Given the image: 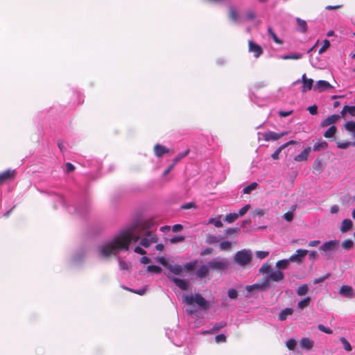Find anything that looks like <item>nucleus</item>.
Listing matches in <instances>:
<instances>
[{
	"mask_svg": "<svg viewBox=\"0 0 355 355\" xmlns=\"http://www.w3.org/2000/svg\"><path fill=\"white\" fill-rule=\"evenodd\" d=\"M15 173L14 170H7L0 173V184L12 180L15 176Z\"/></svg>",
	"mask_w": 355,
	"mask_h": 355,
	"instance_id": "10",
	"label": "nucleus"
},
{
	"mask_svg": "<svg viewBox=\"0 0 355 355\" xmlns=\"http://www.w3.org/2000/svg\"><path fill=\"white\" fill-rule=\"evenodd\" d=\"M288 316V308H285L279 314V319L280 320H285Z\"/></svg>",
	"mask_w": 355,
	"mask_h": 355,
	"instance_id": "46",
	"label": "nucleus"
},
{
	"mask_svg": "<svg viewBox=\"0 0 355 355\" xmlns=\"http://www.w3.org/2000/svg\"><path fill=\"white\" fill-rule=\"evenodd\" d=\"M307 250L299 249L296 251L295 254L290 256V262H295L298 264L303 262L305 257L308 254Z\"/></svg>",
	"mask_w": 355,
	"mask_h": 355,
	"instance_id": "7",
	"label": "nucleus"
},
{
	"mask_svg": "<svg viewBox=\"0 0 355 355\" xmlns=\"http://www.w3.org/2000/svg\"><path fill=\"white\" fill-rule=\"evenodd\" d=\"M337 131L336 127L331 125L324 133V137L326 138H331L334 136Z\"/></svg>",
	"mask_w": 355,
	"mask_h": 355,
	"instance_id": "34",
	"label": "nucleus"
},
{
	"mask_svg": "<svg viewBox=\"0 0 355 355\" xmlns=\"http://www.w3.org/2000/svg\"><path fill=\"white\" fill-rule=\"evenodd\" d=\"M213 252V249L211 248H207L206 249H205L204 250H202L201 252H200V255L201 256H205V255H208V254H211Z\"/></svg>",
	"mask_w": 355,
	"mask_h": 355,
	"instance_id": "63",
	"label": "nucleus"
},
{
	"mask_svg": "<svg viewBox=\"0 0 355 355\" xmlns=\"http://www.w3.org/2000/svg\"><path fill=\"white\" fill-rule=\"evenodd\" d=\"M182 300L183 303L187 305H192L195 302L203 310L209 308V302L200 293H196L194 295L192 294L184 295Z\"/></svg>",
	"mask_w": 355,
	"mask_h": 355,
	"instance_id": "2",
	"label": "nucleus"
},
{
	"mask_svg": "<svg viewBox=\"0 0 355 355\" xmlns=\"http://www.w3.org/2000/svg\"><path fill=\"white\" fill-rule=\"evenodd\" d=\"M250 205H246L239 210V211L237 214H239V216H243L244 214H245L247 213V211L250 209Z\"/></svg>",
	"mask_w": 355,
	"mask_h": 355,
	"instance_id": "54",
	"label": "nucleus"
},
{
	"mask_svg": "<svg viewBox=\"0 0 355 355\" xmlns=\"http://www.w3.org/2000/svg\"><path fill=\"white\" fill-rule=\"evenodd\" d=\"M216 343H224L226 341V336L224 334H218L215 337Z\"/></svg>",
	"mask_w": 355,
	"mask_h": 355,
	"instance_id": "59",
	"label": "nucleus"
},
{
	"mask_svg": "<svg viewBox=\"0 0 355 355\" xmlns=\"http://www.w3.org/2000/svg\"><path fill=\"white\" fill-rule=\"evenodd\" d=\"M154 153L157 157H161L164 154L169 153V149L159 144L154 146Z\"/></svg>",
	"mask_w": 355,
	"mask_h": 355,
	"instance_id": "13",
	"label": "nucleus"
},
{
	"mask_svg": "<svg viewBox=\"0 0 355 355\" xmlns=\"http://www.w3.org/2000/svg\"><path fill=\"white\" fill-rule=\"evenodd\" d=\"M328 144L326 141H318L316 142L313 147V150L315 151H319L321 150H324L327 148Z\"/></svg>",
	"mask_w": 355,
	"mask_h": 355,
	"instance_id": "28",
	"label": "nucleus"
},
{
	"mask_svg": "<svg viewBox=\"0 0 355 355\" xmlns=\"http://www.w3.org/2000/svg\"><path fill=\"white\" fill-rule=\"evenodd\" d=\"M144 248H148L151 244L157 242V236L151 231H139L135 234L130 230L121 232L111 241L100 247V253L103 257L115 255L121 250H128L132 241L137 242Z\"/></svg>",
	"mask_w": 355,
	"mask_h": 355,
	"instance_id": "1",
	"label": "nucleus"
},
{
	"mask_svg": "<svg viewBox=\"0 0 355 355\" xmlns=\"http://www.w3.org/2000/svg\"><path fill=\"white\" fill-rule=\"evenodd\" d=\"M269 252L267 251H257L256 252V255L258 258L263 259L266 258L267 256H268Z\"/></svg>",
	"mask_w": 355,
	"mask_h": 355,
	"instance_id": "53",
	"label": "nucleus"
},
{
	"mask_svg": "<svg viewBox=\"0 0 355 355\" xmlns=\"http://www.w3.org/2000/svg\"><path fill=\"white\" fill-rule=\"evenodd\" d=\"M184 240L183 236H174L170 239L171 243H176L178 242H182Z\"/></svg>",
	"mask_w": 355,
	"mask_h": 355,
	"instance_id": "60",
	"label": "nucleus"
},
{
	"mask_svg": "<svg viewBox=\"0 0 355 355\" xmlns=\"http://www.w3.org/2000/svg\"><path fill=\"white\" fill-rule=\"evenodd\" d=\"M263 214H264V211L261 209H256L253 211L254 216H258L261 217V216H263Z\"/></svg>",
	"mask_w": 355,
	"mask_h": 355,
	"instance_id": "64",
	"label": "nucleus"
},
{
	"mask_svg": "<svg viewBox=\"0 0 355 355\" xmlns=\"http://www.w3.org/2000/svg\"><path fill=\"white\" fill-rule=\"evenodd\" d=\"M210 268L209 264L201 266L197 270L196 275L200 279L207 277L209 275Z\"/></svg>",
	"mask_w": 355,
	"mask_h": 355,
	"instance_id": "15",
	"label": "nucleus"
},
{
	"mask_svg": "<svg viewBox=\"0 0 355 355\" xmlns=\"http://www.w3.org/2000/svg\"><path fill=\"white\" fill-rule=\"evenodd\" d=\"M310 302H311V297H306L298 302L297 309L302 310L304 308L308 307L310 305Z\"/></svg>",
	"mask_w": 355,
	"mask_h": 355,
	"instance_id": "27",
	"label": "nucleus"
},
{
	"mask_svg": "<svg viewBox=\"0 0 355 355\" xmlns=\"http://www.w3.org/2000/svg\"><path fill=\"white\" fill-rule=\"evenodd\" d=\"M318 329L320 331L328 334H331L333 333V331L331 329L326 327L324 325H323L322 324L318 325Z\"/></svg>",
	"mask_w": 355,
	"mask_h": 355,
	"instance_id": "48",
	"label": "nucleus"
},
{
	"mask_svg": "<svg viewBox=\"0 0 355 355\" xmlns=\"http://www.w3.org/2000/svg\"><path fill=\"white\" fill-rule=\"evenodd\" d=\"M332 86L326 80H318L316 82L315 85L313 86V89L318 92H322L323 91L327 90L331 88Z\"/></svg>",
	"mask_w": 355,
	"mask_h": 355,
	"instance_id": "9",
	"label": "nucleus"
},
{
	"mask_svg": "<svg viewBox=\"0 0 355 355\" xmlns=\"http://www.w3.org/2000/svg\"><path fill=\"white\" fill-rule=\"evenodd\" d=\"M252 258V252L250 250L243 249L235 254L234 262L241 267H247L250 265Z\"/></svg>",
	"mask_w": 355,
	"mask_h": 355,
	"instance_id": "3",
	"label": "nucleus"
},
{
	"mask_svg": "<svg viewBox=\"0 0 355 355\" xmlns=\"http://www.w3.org/2000/svg\"><path fill=\"white\" fill-rule=\"evenodd\" d=\"M340 118V116L338 114H333L329 116H328L327 119H325L321 123L322 127H327L329 125H331L334 123H335L338 119Z\"/></svg>",
	"mask_w": 355,
	"mask_h": 355,
	"instance_id": "16",
	"label": "nucleus"
},
{
	"mask_svg": "<svg viewBox=\"0 0 355 355\" xmlns=\"http://www.w3.org/2000/svg\"><path fill=\"white\" fill-rule=\"evenodd\" d=\"M153 225L154 222L152 219L148 220L141 224L139 231H149L148 229L151 228Z\"/></svg>",
	"mask_w": 355,
	"mask_h": 355,
	"instance_id": "30",
	"label": "nucleus"
},
{
	"mask_svg": "<svg viewBox=\"0 0 355 355\" xmlns=\"http://www.w3.org/2000/svg\"><path fill=\"white\" fill-rule=\"evenodd\" d=\"M181 208L182 209H192V208H196V205L194 202H189V203H186L183 205H182Z\"/></svg>",
	"mask_w": 355,
	"mask_h": 355,
	"instance_id": "58",
	"label": "nucleus"
},
{
	"mask_svg": "<svg viewBox=\"0 0 355 355\" xmlns=\"http://www.w3.org/2000/svg\"><path fill=\"white\" fill-rule=\"evenodd\" d=\"M300 345L303 349L310 350L313 346V341L308 338H304L300 341Z\"/></svg>",
	"mask_w": 355,
	"mask_h": 355,
	"instance_id": "19",
	"label": "nucleus"
},
{
	"mask_svg": "<svg viewBox=\"0 0 355 355\" xmlns=\"http://www.w3.org/2000/svg\"><path fill=\"white\" fill-rule=\"evenodd\" d=\"M219 246L220 250L228 251L232 248V243L228 241H223L220 243Z\"/></svg>",
	"mask_w": 355,
	"mask_h": 355,
	"instance_id": "35",
	"label": "nucleus"
},
{
	"mask_svg": "<svg viewBox=\"0 0 355 355\" xmlns=\"http://www.w3.org/2000/svg\"><path fill=\"white\" fill-rule=\"evenodd\" d=\"M239 218V214L236 213H230L226 215L225 220L228 223L234 222Z\"/></svg>",
	"mask_w": 355,
	"mask_h": 355,
	"instance_id": "36",
	"label": "nucleus"
},
{
	"mask_svg": "<svg viewBox=\"0 0 355 355\" xmlns=\"http://www.w3.org/2000/svg\"><path fill=\"white\" fill-rule=\"evenodd\" d=\"M266 278H269V282L270 281L279 282L284 278L282 272L279 270L271 271L269 276Z\"/></svg>",
	"mask_w": 355,
	"mask_h": 355,
	"instance_id": "12",
	"label": "nucleus"
},
{
	"mask_svg": "<svg viewBox=\"0 0 355 355\" xmlns=\"http://www.w3.org/2000/svg\"><path fill=\"white\" fill-rule=\"evenodd\" d=\"M162 268L157 266L151 265V266H148L147 267V271L150 272H154L156 274H159L162 272Z\"/></svg>",
	"mask_w": 355,
	"mask_h": 355,
	"instance_id": "40",
	"label": "nucleus"
},
{
	"mask_svg": "<svg viewBox=\"0 0 355 355\" xmlns=\"http://www.w3.org/2000/svg\"><path fill=\"white\" fill-rule=\"evenodd\" d=\"M157 261L160 263L162 264L163 266L164 267H167L168 265V261L164 257H158L157 259Z\"/></svg>",
	"mask_w": 355,
	"mask_h": 355,
	"instance_id": "61",
	"label": "nucleus"
},
{
	"mask_svg": "<svg viewBox=\"0 0 355 355\" xmlns=\"http://www.w3.org/2000/svg\"><path fill=\"white\" fill-rule=\"evenodd\" d=\"M190 150L187 149L184 152L179 153L173 159V163L175 165L177 164L182 159L187 157L189 153Z\"/></svg>",
	"mask_w": 355,
	"mask_h": 355,
	"instance_id": "29",
	"label": "nucleus"
},
{
	"mask_svg": "<svg viewBox=\"0 0 355 355\" xmlns=\"http://www.w3.org/2000/svg\"><path fill=\"white\" fill-rule=\"evenodd\" d=\"M330 46V42L328 40H324L323 41L322 46L320 47V49L318 51L319 54L323 53Z\"/></svg>",
	"mask_w": 355,
	"mask_h": 355,
	"instance_id": "43",
	"label": "nucleus"
},
{
	"mask_svg": "<svg viewBox=\"0 0 355 355\" xmlns=\"http://www.w3.org/2000/svg\"><path fill=\"white\" fill-rule=\"evenodd\" d=\"M269 286V278H262L254 284L247 286L245 289L248 292H252L254 290L264 291Z\"/></svg>",
	"mask_w": 355,
	"mask_h": 355,
	"instance_id": "6",
	"label": "nucleus"
},
{
	"mask_svg": "<svg viewBox=\"0 0 355 355\" xmlns=\"http://www.w3.org/2000/svg\"><path fill=\"white\" fill-rule=\"evenodd\" d=\"M330 273H327L322 277H320L319 278H316L313 280V284H317L323 282L325 279H328L330 277Z\"/></svg>",
	"mask_w": 355,
	"mask_h": 355,
	"instance_id": "47",
	"label": "nucleus"
},
{
	"mask_svg": "<svg viewBox=\"0 0 355 355\" xmlns=\"http://www.w3.org/2000/svg\"><path fill=\"white\" fill-rule=\"evenodd\" d=\"M296 21L297 24V31L302 33H306L307 31L306 21L303 19H301L300 18H297Z\"/></svg>",
	"mask_w": 355,
	"mask_h": 355,
	"instance_id": "23",
	"label": "nucleus"
},
{
	"mask_svg": "<svg viewBox=\"0 0 355 355\" xmlns=\"http://www.w3.org/2000/svg\"><path fill=\"white\" fill-rule=\"evenodd\" d=\"M323 168V164L322 160L319 158H317L313 164V173H320L322 172Z\"/></svg>",
	"mask_w": 355,
	"mask_h": 355,
	"instance_id": "25",
	"label": "nucleus"
},
{
	"mask_svg": "<svg viewBox=\"0 0 355 355\" xmlns=\"http://www.w3.org/2000/svg\"><path fill=\"white\" fill-rule=\"evenodd\" d=\"M346 112H348L352 116H355V106L345 105L340 112L341 116H343Z\"/></svg>",
	"mask_w": 355,
	"mask_h": 355,
	"instance_id": "26",
	"label": "nucleus"
},
{
	"mask_svg": "<svg viewBox=\"0 0 355 355\" xmlns=\"http://www.w3.org/2000/svg\"><path fill=\"white\" fill-rule=\"evenodd\" d=\"M227 325V322L222 321L218 323H216L214 327H212L213 331L214 332H217L220 331L222 328L225 327Z\"/></svg>",
	"mask_w": 355,
	"mask_h": 355,
	"instance_id": "42",
	"label": "nucleus"
},
{
	"mask_svg": "<svg viewBox=\"0 0 355 355\" xmlns=\"http://www.w3.org/2000/svg\"><path fill=\"white\" fill-rule=\"evenodd\" d=\"M229 17L234 21L238 19V14L236 10L234 7H230L229 10Z\"/></svg>",
	"mask_w": 355,
	"mask_h": 355,
	"instance_id": "37",
	"label": "nucleus"
},
{
	"mask_svg": "<svg viewBox=\"0 0 355 355\" xmlns=\"http://www.w3.org/2000/svg\"><path fill=\"white\" fill-rule=\"evenodd\" d=\"M259 272L262 274L270 273V266L266 263H264L259 269Z\"/></svg>",
	"mask_w": 355,
	"mask_h": 355,
	"instance_id": "44",
	"label": "nucleus"
},
{
	"mask_svg": "<svg viewBox=\"0 0 355 355\" xmlns=\"http://www.w3.org/2000/svg\"><path fill=\"white\" fill-rule=\"evenodd\" d=\"M239 231V228L229 227L225 230L226 235H232L237 233Z\"/></svg>",
	"mask_w": 355,
	"mask_h": 355,
	"instance_id": "57",
	"label": "nucleus"
},
{
	"mask_svg": "<svg viewBox=\"0 0 355 355\" xmlns=\"http://www.w3.org/2000/svg\"><path fill=\"white\" fill-rule=\"evenodd\" d=\"M307 110L312 115H315L318 113V106L316 105L309 106Z\"/></svg>",
	"mask_w": 355,
	"mask_h": 355,
	"instance_id": "56",
	"label": "nucleus"
},
{
	"mask_svg": "<svg viewBox=\"0 0 355 355\" xmlns=\"http://www.w3.org/2000/svg\"><path fill=\"white\" fill-rule=\"evenodd\" d=\"M220 237L216 235L207 234L205 235V242L207 244H215L220 241Z\"/></svg>",
	"mask_w": 355,
	"mask_h": 355,
	"instance_id": "21",
	"label": "nucleus"
},
{
	"mask_svg": "<svg viewBox=\"0 0 355 355\" xmlns=\"http://www.w3.org/2000/svg\"><path fill=\"white\" fill-rule=\"evenodd\" d=\"M208 264L211 271L222 272L228 268L230 263L227 258L217 257L210 260Z\"/></svg>",
	"mask_w": 355,
	"mask_h": 355,
	"instance_id": "4",
	"label": "nucleus"
},
{
	"mask_svg": "<svg viewBox=\"0 0 355 355\" xmlns=\"http://www.w3.org/2000/svg\"><path fill=\"white\" fill-rule=\"evenodd\" d=\"M288 146V142L285 143L284 144L279 146L271 155L272 158L274 159H279V153L282 152L283 149Z\"/></svg>",
	"mask_w": 355,
	"mask_h": 355,
	"instance_id": "33",
	"label": "nucleus"
},
{
	"mask_svg": "<svg viewBox=\"0 0 355 355\" xmlns=\"http://www.w3.org/2000/svg\"><path fill=\"white\" fill-rule=\"evenodd\" d=\"M351 143L350 142H348V141H346V142H340V141H338L337 142V146L339 148H342V149H346L349 146H350Z\"/></svg>",
	"mask_w": 355,
	"mask_h": 355,
	"instance_id": "55",
	"label": "nucleus"
},
{
	"mask_svg": "<svg viewBox=\"0 0 355 355\" xmlns=\"http://www.w3.org/2000/svg\"><path fill=\"white\" fill-rule=\"evenodd\" d=\"M302 83H303V86H302L303 92H306V91L311 90V88L313 87V80L311 78H306V74H304L302 76Z\"/></svg>",
	"mask_w": 355,
	"mask_h": 355,
	"instance_id": "18",
	"label": "nucleus"
},
{
	"mask_svg": "<svg viewBox=\"0 0 355 355\" xmlns=\"http://www.w3.org/2000/svg\"><path fill=\"white\" fill-rule=\"evenodd\" d=\"M196 262H189L184 265V268L187 270H193L195 268Z\"/></svg>",
	"mask_w": 355,
	"mask_h": 355,
	"instance_id": "62",
	"label": "nucleus"
},
{
	"mask_svg": "<svg viewBox=\"0 0 355 355\" xmlns=\"http://www.w3.org/2000/svg\"><path fill=\"white\" fill-rule=\"evenodd\" d=\"M249 51L254 53L255 58H259L263 53L261 47L254 43L252 41H249Z\"/></svg>",
	"mask_w": 355,
	"mask_h": 355,
	"instance_id": "11",
	"label": "nucleus"
},
{
	"mask_svg": "<svg viewBox=\"0 0 355 355\" xmlns=\"http://www.w3.org/2000/svg\"><path fill=\"white\" fill-rule=\"evenodd\" d=\"M209 223L214 224L216 227H222L223 226V223L220 220H216L214 218H210Z\"/></svg>",
	"mask_w": 355,
	"mask_h": 355,
	"instance_id": "51",
	"label": "nucleus"
},
{
	"mask_svg": "<svg viewBox=\"0 0 355 355\" xmlns=\"http://www.w3.org/2000/svg\"><path fill=\"white\" fill-rule=\"evenodd\" d=\"M288 266V259H283L278 261L276 263V266L278 268V270L281 269H286L287 266Z\"/></svg>",
	"mask_w": 355,
	"mask_h": 355,
	"instance_id": "38",
	"label": "nucleus"
},
{
	"mask_svg": "<svg viewBox=\"0 0 355 355\" xmlns=\"http://www.w3.org/2000/svg\"><path fill=\"white\" fill-rule=\"evenodd\" d=\"M228 296L230 299H236L238 297V292L234 288H230L228 291Z\"/></svg>",
	"mask_w": 355,
	"mask_h": 355,
	"instance_id": "50",
	"label": "nucleus"
},
{
	"mask_svg": "<svg viewBox=\"0 0 355 355\" xmlns=\"http://www.w3.org/2000/svg\"><path fill=\"white\" fill-rule=\"evenodd\" d=\"M340 341L343 345V347L346 351L350 352L352 350V347L350 343L347 340V339L345 338H344V337L340 338Z\"/></svg>",
	"mask_w": 355,
	"mask_h": 355,
	"instance_id": "39",
	"label": "nucleus"
},
{
	"mask_svg": "<svg viewBox=\"0 0 355 355\" xmlns=\"http://www.w3.org/2000/svg\"><path fill=\"white\" fill-rule=\"evenodd\" d=\"M353 246H354V243L350 239L345 240L342 243V247L345 250H350V249H352L353 248Z\"/></svg>",
	"mask_w": 355,
	"mask_h": 355,
	"instance_id": "41",
	"label": "nucleus"
},
{
	"mask_svg": "<svg viewBox=\"0 0 355 355\" xmlns=\"http://www.w3.org/2000/svg\"><path fill=\"white\" fill-rule=\"evenodd\" d=\"M309 291V286L307 284H303L298 287L296 292L299 296L305 295Z\"/></svg>",
	"mask_w": 355,
	"mask_h": 355,
	"instance_id": "32",
	"label": "nucleus"
},
{
	"mask_svg": "<svg viewBox=\"0 0 355 355\" xmlns=\"http://www.w3.org/2000/svg\"><path fill=\"white\" fill-rule=\"evenodd\" d=\"M339 248V241L336 239L324 242L320 248V252L324 257H329L333 252Z\"/></svg>",
	"mask_w": 355,
	"mask_h": 355,
	"instance_id": "5",
	"label": "nucleus"
},
{
	"mask_svg": "<svg viewBox=\"0 0 355 355\" xmlns=\"http://www.w3.org/2000/svg\"><path fill=\"white\" fill-rule=\"evenodd\" d=\"M345 128L348 131H350V132L354 131L355 130V122L352 121H347L345 125Z\"/></svg>",
	"mask_w": 355,
	"mask_h": 355,
	"instance_id": "45",
	"label": "nucleus"
},
{
	"mask_svg": "<svg viewBox=\"0 0 355 355\" xmlns=\"http://www.w3.org/2000/svg\"><path fill=\"white\" fill-rule=\"evenodd\" d=\"M311 150V148L308 147L300 153L298 155L295 156L294 159L297 162H302L307 159L308 155Z\"/></svg>",
	"mask_w": 355,
	"mask_h": 355,
	"instance_id": "20",
	"label": "nucleus"
},
{
	"mask_svg": "<svg viewBox=\"0 0 355 355\" xmlns=\"http://www.w3.org/2000/svg\"><path fill=\"white\" fill-rule=\"evenodd\" d=\"M268 31L276 43H277V44L282 43V42L278 39V37H277L276 34L275 33V32L273 31V30L271 27H268Z\"/></svg>",
	"mask_w": 355,
	"mask_h": 355,
	"instance_id": "49",
	"label": "nucleus"
},
{
	"mask_svg": "<svg viewBox=\"0 0 355 355\" xmlns=\"http://www.w3.org/2000/svg\"><path fill=\"white\" fill-rule=\"evenodd\" d=\"M309 258L312 261L314 262L316 259L318 257V252L316 251H311L308 252Z\"/></svg>",
	"mask_w": 355,
	"mask_h": 355,
	"instance_id": "52",
	"label": "nucleus"
},
{
	"mask_svg": "<svg viewBox=\"0 0 355 355\" xmlns=\"http://www.w3.org/2000/svg\"><path fill=\"white\" fill-rule=\"evenodd\" d=\"M166 268L175 275H180L182 271V266L178 264L168 263Z\"/></svg>",
	"mask_w": 355,
	"mask_h": 355,
	"instance_id": "24",
	"label": "nucleus"
},
{
	"mask_svg": "<svg viewBox=\"0 0 355 355\" xmlns=\"http://www.w3.org/2000/svg\"><path fill=\"white\" fill-rule=\"evenodd\" d=\"M352 225L353 223L350 219H345L341 223L340 231L346 232L352 229Z\"/></svg>",
	"mask_w": 355,
	"mask_h": 355,
	"instance_id": "22",
	"label": "nucleus"
},
{
	"mask_svg": "<svg viewBox=\"0 0 355 355\" xmlns=\"http://www.w3.org/2000/svg\"><path fill=\"white\" fill-rule=\"evenodd\" d=\"M340 294L349 298L353 297L354 295L352 287L347 285H343L341 286L340 289Z\"/></svg>",
	"mask_w": 355,
	"mask_h": 355,
	"instance_id": "14",
	"label": "nucleus"
},
{
	"mask_svg": "<svg viewBox=\"0 0 355 355\" xmlns=\"http://www.w3.org/2000/svg\"><path fill=\"white\" fill-rule=\"evenodd\" d=\"M286 132H281V133H277L272 131H268L265 132L263 135V139L266 141H276L282 138L283 136L286 135Z\"/></svg>",
	"mask_w": 355,
	"mask_h": 355,
	"instance_id": "8",
	"label": "nucleus"
},
{
	"mask_svg": "<svg viewBox=\"0 0 355 355\" xmlns=\"http://www.w3.org/2000/svg\"><path fill=\"white\" fill-rule=\"evenodd\" d=\"M171 279L178 286L181 290L186 291L188 288L189 283L187 280L181 279L177 277H172Z\"/></svg>",
	"mask_w": 355,
	"mask_h": 355,
	"instance_id": "17",
	"label": "nucleus"
},
{
	"mask_svg": "<svg viewBox=\"0 0 355 355\" xmlns=\"http://www.w3.org/2000/svg\"><path fill=\"white\" fill-rule=\"evenodd\" d=\"M259 184L257 182H252L250 185L245 187L243 190V193L245 194H250L252 191L255 190L258 187Z\"/></svg>",
	"mask_w": 355,
	"mask_h": 355,
	"instance_id": "31",
	"label": "nucleus"
}]
</instances>
